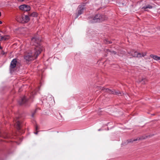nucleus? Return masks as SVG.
<instances>
[{
  "instance_id": "1",
  "label": "nucleus",
  "mask_w": 160,
  "mask_h": 160,
  "mask_svg": "<svg viewBox=\"0 0 160 160\" xmlns=\"http://www.w3.org/2000/svg\"><path fill=\"white\" fill-rule=\"evenodd\" d=\"M41 41V40L37 36L31 39V44L33 46V47L31 52L25 56L24 59L26 61H29L33 60L41 53L42 49L40 43Z\"/></svg>"
},
{
  "instance_id": "2",
  "label": "nucleus",
  "mask_w": 160,
  "mask_h": 160,
  "mask_svg": "<svg viewBox=\"0 0 160 160\" xmlns=\"http://www.w3.org/2000/svg\"><path fill=\"white\" fill-rule=\"evenodd\" d=\"M107 18L105 16L101 15L100 14H98L92 17V20H91V22L92 23L99 22L105 20Z\"/></svg>"
},
{
  "instance_id": "3",
  "label": "nucleus",
  "mask_w": 160,
  "mask_h": 160,
  "mask_svg": "<svg viewBox=\"0 0 160 160\" xmlns=\"http://www.w3.org/2000/svg\"><path fill=\"white\" fill-rule=\"evenodd\" d=\"M19 8L21 10L28 11L30 10V8L29 6L27 5L23 4L20 5L19 7Z\"/></svg>"
},
{
  "instance_id": "4",
  "label": "nucleus",
  "mask_w": 160,
  "mask_h": 160,
  "mask_svg": "<svg viewBox=\"0 0 160 160\" xmlns=\"http://www.w3.org/2000/svg\"><path fill=\"white\" fill-rule=\"evenodd\" d=\"M15 127L18 129L20 130L21 128V122L18 118L14 119Z\"/></svg>"
},
{
  "instance_id": "5",
  "label": "nucleus",
  "mask_w": 160,
  "mask_h": 160,
  "mask_svg": "<svg viewBox=\"0 0 160 160\" xmlns=\"http://www.w3.org/2000/svg\"><path fill=\"white\" fill-rule=\"evenodd\" d=\"M85 9V8L84 6L81 5H79L78 8V15L77 18L81 14H82L83 12Z\"/></svg>"
},
{
  "instance_id": "6",
  "label": "nucleus",
  "mask_w": 160,
  "mask_h": 160,
  "mask_svg": "<svg viewBox=\"0 0 160 160\" xmlns=\"http://www.w3.org/2000/svg\"><path fill=\"white\" fill-rule=\"evenodd\" d=\"M24 15L18 16L16 17L18 22L22 23H24Z\"/></svg>"
},
{
  "instance_id": "7",
  "label": "nucleus",
  "mask_w": 160,
  "mask_h": 160,
  "mask_svg": "<svg viewBox=\"0 0 160 160\" xmlns=\"http://www.w3.org/2000/svg\"><path fill=\"white\" fill-rule=\"evenodd\" d=\"M28 101V100L26 98L25 96L22 98L20 100L18 101V103L20 105H22L26 103Z\"/></svg>"
},
{
  "instance_id": "8",
  "label": "nucleus",
  "mask_w": 160,
  "mask_h": 160,
  "mask_svg": "<svg viewBox=\"0 0 160 160\" xmlns=\"http://www.w3.org/2000/svg\"><path fill=\"white\" fill-rule=\"evenodd\" d=\"M138 141L137 138L135 139H131L127 140L126 142H125L123 143L122 144V145L125 144L126 145L129 143H132L134 142H136Z\"/></svg>"
},
{
  "instance_id": "9",
  "label": "nucleus",
  "mask_w": 160,
  "mask_h": 160,
  "mask_svg": "<svg viewBox=\"0 0 160 160\" xmlns=\"http://www.w3.org/2000/svg\"><path fill=\"white\" fill-rule=\"evenodd\" d=\"M17 61L16 59H13L11 62L10 64V67L11 68H14L16 65Z\"/></svg>"
},
{
  "instance_id": "10",
  "label": "nucleus",
  "mask_w": 160,
  "mask_h": 160,
  "mask_svg": "<svg viewBox=\"0 0 160 160\" xmlns=\"http://www.w3.org/2000/svg\"><path fill=\"white\" fill-rule=\"evenodd\" d=\"M121 93L119 91H116L115 90H111V94H113L118 95L119 94H121Z\"/></svg>"
},
{
  "instance_id": "11",
  "label": "nucleus",
  "mask_w": 160,
  "mask_h": 160,
  "mask_svg": "<svg viewBox=\"0 0 160 160\" xmlns=\"http://www.w3.org/2000/svg\"><path fill=\"white\" fill-rule=\"evenodd\" d=\"M153 7L151 5L148 4L147 6L146 7L144 6L143 7L142 9H144V11H148V10H147V8H149V9H151Z\"/></svg>"
},
{
  "instance_id": "12",
  "label": "nucleus",
  "mask_w": 160,
  "mask_h": 160,
  "mask_svg": "<svg viewBox=\"0 0 160 160\" xmlns=\"http://www.w3.org/2000/svg\"><path fill=\"white\" fill-rule=\"evenodd\" d=\"M29 14L28 15H24V23L28 22L30 20Z\"/></svg>"
},
{
  "instance_id": "13",
  "label": "nucleus",
  "mask_w": 160,
  "mask_h": 160,
  "mask_svg": "<svg viewBox=\"0 0 160 160\" xmlns=\"http://www.w3.org/2000/svg\"><path fill=\"white\" fill-rule=\"evenodd\" d=\"M150 57L151 58H153L155 60H159V57L157 55H154L153 54H151Z\"/></svg>"
},
{
  "instance_id": "14",
  "label": "nucleus",
  "mask_w": 160,
  "mask_h": 160,
  "mask_svg": "<svg viewBox=\"0 0 160 160\" xmlns=\"http://www.w3.org/2000/svg\"><path fill=\"white\" fill-rule=\"evenodd\" d=\"M139 82H142V83L143 84H145L146 82L147 81L146 79L145 78H142L141 79H139Z\"/></svg>"
},
{
  "instance_id": "15",
  "label": "nucleus",
  "mask_w": 160,
  "mask_h": 160,
  "mask_svg": "<svg viewBox=\"0 0 160 160\" xmlns=\"http://www.w3.org/2000/svg\"><path fill=\"white\" fill-rule=\"evenodd\" d=\"M148 137V136H142L140 138H138V141L139 140H143L146 139Z\"/></svg>"
},
{
  "instance_id": "16",
  "label": "nucleus",
  "mask_w": 160,
  "mask_h": 160,
  "mask_svg": "<svg viewBox=\"0 0 160 160\" xmlns=\"http://www.w3.org/2000/svg\"><path fill=\"white\" fill-rule=\"evenodd\" d=\"M113 47L112 45H111V53L112 54H116L117 53V52L116 51H113L112 50L111 48Z\"/></svg>"
},
{
  "instance_id": "17",
  "label": "nucleus",
  "mask_w": 160,
  "mask_h": 160,
  "mask_svg": "<svg viewBox=\"0 0 160 160\" xmlns=\"http://www.w3.org/2000/svg\"><path fill=\"white\" fill-rule=\"evenodd\" d=\"M29 16H32L33 17H36L37 16V14L35 12H33L31 14H29Z\"/></svg>"
},
{
  "instance_id": "18",
  "label": "nucleus",
  "mask_w": 160,
  "mask_h": 160,
  "mask_svg": "<svg viewBox=\"0 0 160 160\" xmlns=\"http://www.w3.org/2000/svg\"><path fill=\"white\" fill-rule=\"evenodd\" d=\"M99 88H100V89H101L102 90V91H104L105 92H108L109 91V89L108 88H104L103 87H99Z\"/></svg>"
},
{
  "instance_id": "19",
  "label": "nucleus",
  "mask_w": 160,
  "mask_h": 160,
  "mask_svg": "<svg viewBox=\"0 0 160 160\" xmlns=\"http://www.w3.org/2000/svg\"><path fill=\"white\" fill-rule=\"evenodd\" d=\"M137 53H138V52L135 51V52H134V53L132 54V56L133 57H137Z\"/></svg>"
},
{
  "instance_id": "20",
  "label": "nucleus",
  "mask_w": 160,
  "mask_h": 160,
  "mask_svg": "<svg viewBox=\"0 0 160 160\" xmlns=\"http://www.w3.org/2000/svg\"><path fill=\"white\" fill-rule=\"evenodd\" d=\"M7 37L6 36H1V38L2 40H6L8 39Z\"/></svg>"
},
{
  "instance_id": "21",
  "label": "nucleus",
  "mask_w": 160,
  "mask_h": 160,
  "mask_svg": "<svg viewBox=\"0 0 160 160\" xmlns=\"http://www.w3.org/2000/svg\"><path fill=\"white\" fill-rule=\"evenodd\" d=\"M141 56H142V53L138 52V53H137V57H138V58L142 57Z\"/></svg>"
},
{
  "instance_id": "22",
  "label": "nucleus",
  "mask_w": 160,
  "mask_h": 160,
  "mask_svg": "<svg viewBox=\"0 0 160 160\" xmlns=\"http://www.w3.org/2000/svg\"><path fill=\"white\" fill-rule=\"evenodd\" d=\"M35 129L36 131V132H34V133L35 134H37L38 133V132L37 131V130L38 129V127L37 125H36L35 126Z\"/></svg>"
},
{
  "instance_id": "23",
  "label": "nucleus",
  "mask_w": 160,
  "mask_h": 160,
  "mask_svg": "<svg viewBox=\"0 0 160 160\" xmlns=\"http://www.w3.org/2000/svg\"><path fill=\"white\" fill-rule=\"evenodd\" d=\"M36 110H36V111H35L34 112H33V113L32 114V117H33L34 116V114H35V113H36Z\"/></svg>"
},
{
  "instance_id": "24",
  "label": "nucleus",
  "mask_w": 160,
  "mask_h": 160,
  "mask_svg": "<svg viewBox=\"0 0 160 160\" xmlns=\"http://www.w3.org/2000/svg\"><path fill=\"white\" fill-rule=\"evenodd\" d=\"M128 54H130L131 56L132 55V52L130 51L128 52Z\"/></svg>"
},
{
  "instance_id": "25",
  "label": "nucleus",
  "mask_w": 160,
  "mask_h": 160,
  "mask_svg": "<svg viewBox=\"0 0 160 160\" xmlns=\"http://www.w3.org/2000/svg\"><path fill=\"white\" fill-rule=\"evenodd\" d=\"M146 55V54H144L143 53H142V57H144L145 55Z\"/></svg>"
},
{
  "instance_id": "26",
  "label": "nucleus",
  "mask_w": 160,
  "mask_h": 160,
  "mask_svg": "<svg viewBox=\"0 0 160 160\" xmlns=\"http://www.w3.org/2000/svg\"><path fill=\"white\" fill-rule=\"evenodd\" d=\"M135 51L133 49L131 51V52H132V54H133V53H134V52Z\"/></svg>"
},
{
  "instance_id": "27",
  "label": "nucleus",
  "mask_w": 160,
  "mask_h": 160,
  "mask_svg": "<svg viewBox=\"0 0 160 160\" xmlns=\"http://www.w3.org/2000/svg\"><path fill=\"white\" fill-rule=\"evenodd\" d=\"M18 1H20V2H22L23 1V0H18Z\"/></svg>"
},
{
  "instance_id": "28",
  "label": "nucleus",
  "mask_w": 160,
  "mask_h": 160,
  "mask_svg": "<svg viewBox=\"0 0 160 160\" xmlns=\"http://www.w3.org/2000/svg\"><path fill=\"white\" fill-rule=\"evenodd\" d=\"M2 22L1 21H0V24H2Z\"/></svg>"
},
{
  "instance_id": "29",
  "label": "nucleus",
  "mask_w": 160,
  "mask_h": 160,
  "mask_svg": "<svg viewBox=\"0 0 160 160\" xmlns=\"http://www.w3.org/2000/svg\"><path fill=\"white\" fill-rule=\"evenodd\" d=\"M1 12H0V17L1 16Z\"/></svg>"
},
{
  "instance_id": "30",
  "label": "nucleus",
  "mask_w": 160,
  "mask_h": 160,
  "mask_svg": "<svg viewBox=\"0 0 160 160\" xmlns=\"http://www.w3.org/2000/svg\"><path fill=\"white\" fill-rule=\"evenodd\" d=\"M152 115L154 116V115H155V114H152Z\"/></svg>"
},
{
  "instance_id": "31",
  "label": "nucleus",
  "mask_w": 160,
  "mask_h": 160,
  "mask_svg": "<svg viewBox=\"0 0 160 160\" xmlns=\"http://www.w3.org/2000/svg\"><path fill=\"white\" fill-rule=\"evenodd\" d=\"M32 98V96H31L30 97V98L31 99V98Z\"/></svg>"
},
{
  "instance_id": "32",
  "label": "nucleus",
  "mask_w": 160,
  "mask_h": 160,
  "mask_svg": "<svg viewBox=\"0 0 160 160\" xmlns=\"http://www.w3.org/2000/svg\"><path fill=\"white\" fill-rule=\"evenodd\" d=\"M34 93V92H32V94H33V93Z\"/></svg>"
},
{
  "instance_id": "33",
  "label": "nucleus",
  "mask_w": 160,
  "mask_h": 160,
  "mask_svg": "<svg viewBox=\"0 0 160 160\" xmlns=\"http://www.w3.org/2000/svg\"><path fill=\"white\" fill-rule=\"evenodd\" d=\"M139 2L140 3V2L138 1V2Z\"/></svg>"
},
{
  "instance_id": "34",
  "label": "nucleus",
  "mask_w": 160,
  "mask_h": 160,
  "mask_svg": "<svg viewBox=\"0 0 160 160\" xmlns=\"http://www.w3.org/2000/svg\"><path fill=\"white\" fill-rule=\"evenodd\" d=\"M159 60H160V57H159Z\"/></svg>"
}]
</instances>
